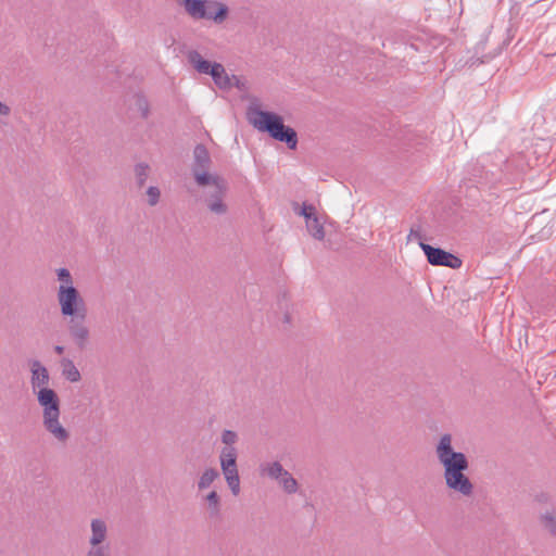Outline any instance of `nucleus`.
Returning a JSON list of instances; mask_svg holds the SVG:
<instances>
[{
    "mask_svg": "<svg viewBox=\"0 0 556 556\" xmlns=\"http://www.w3.org/2000/svg\"><path fill=\"white\" fill-rule=\"evenodd\" d=\"M206 16L203 20L213 21L215 24H223L229 14L228 7L219 1L207 0V5L205 7Z\"/></svg>",
    "mask_w": 556,
    "mask_h": 556,
    "instance_id": "nucleus-12",
    "label": "nucleus"
},
{
    "mask_svg": "<svg viewBox=\"0 0 556 556\" xmlns=\"http://www.w3.org/2000/svg\"><path fill=\"white\" fill-rule=\"evenodd\" d=\"M147 194H148V202L151 206H154L159 203L161 192L157 187H154V186L149 187L147 190Z\"/></svg>",
    "mask_w": 556,
    "mask_h": 556,
    "instance_id": "nucleus-27",
    "label": "nucleus"
},
{
    "mask_svg": "<svg viewBox=\"0 0 556 556\" xmlns=\"http://www.w3.org/2000/svg\"><path fill=\"white\" fill-rule=\"evenodd\" d=\"M222 442L225 444L224 447H235V444L238 442V434L232 430H224L222 432Z\"/></svg>",
    "mask_w": 556,
    "mask_h": 556,
    "instance_id": "nucleus-26",
    "label": "nucleus"
},
{
    "mask_svg": "<svg viewBox=\"0 0 556 556\" xmlns=\"http://www.w3.org/2000/svg\"><path fill=\"white\" fill-rule=\"evenodd\" d=\"M64 346L63 345H55L54 346V352L58 354V355H62L64 353Z\"/></svg>",
    "mask_w": 556,
    "mask_h": 556,
    "instance_id": "nucleus-32",
    "label": "nucleus"
},
{
    "mask_svg": "<svg viewBox=\"0 0 556 556\" xmlns=\"http://www.w3.org/2000/svg\"><path fill=\"white\" fill-rule=\"evenodd\" d=\"M149 170H150V167L146 163H139L135 166L136 180H137V185L140 188L146 184L148 176H149Z\"/></svg>",
    "mask_w": 556,
    "mask_h": 556,
    "instance_id": "nucleus-22",
    "label": "nucleus"
},
{
    "mask_svg": "<svg viewBox=\"0 0 556 556\" xmlns=\"http://www.w3.org/2000/svg\"><path fill=\"white\" fill-rule=\"evenodd\" d=\"M299 215L303 216L305 218V222L312 218L313 216H316V208L312 204L303 203L301 210L298 212Z\"/></svg>",
    "mask_w": 556,
    "mask_h": 556,
    "instance_id": "nucleus-28",
    "label": "nucleus"
},
{
    "mask_svg": "<svg viewBox=\"0 0 556 556\" xmlns=\"http://www.w3.org/2000/svg\"><path fill=\"white\" fill-rule=\"evenodd\" d=\"M419 247L424 251L428 263L433 266H445L452 269H457L463 264L462 260L458 256L441 248H434L425 242H419Z\"/></svg>",
    "mask_w": 556,
    "mask_h": 556,
    "instance_id": "nucleus-8",
    "label": "nucleus"
},
{
    "mask_svg": "<svg viewBox=\"0 0 556 556\" xmlns=\"http://www.w3.org/2000/svg\"><path fill=\"white\" fill-rule=\"evenodd\" d=\"M87 315H76L70 317L68 321V333L79 350L86 349L90 339V330L86 325Z\"/></svg>",
    "mask_w": 556,
    "mask_h": 556,
    "instance_id": "nucleus-9",
    "label": "nucleus"
},
{
    "mask_svg": "<svg viewBox=\"0 0 556 556\" xmlns=\"http://www.w3.org/2000/svg\"><path fill=\"white\" fill-rule=\"evenodd\" d=\"M279 484L288 494H293L298 491V481L287 470L286 473L278 480Z\"/></svg>",
    "mask_w": 556,
    "mask_h": 556,
    "instance_id": "nucleus-21",
    "label": "nucleus"
},
{
    "mask_svg": "<svg viewBox=\"0 0 556 556\" xmlns=\"http://www.w3.org/2000/svg\"><path fill=\"white\" fill-rule=\"evenodd\" d=\"M212 163L213 162L207 148L202 143L197 144L193 149L191 172L194 181L199 187H206L210 185V180L220 176L210 173Z\"/></svg>",
    "mask_w": 556,
    "mask_h": 556,
    "instance_id": "nucleus-5",
    "label": "nucleus"
},
{
    "mask_svg": "<svg viewBox=\"0 0 556 556\" xmlns=\"http://www.w3.org/2000/svg\"><path fill=\"white\" fill-rule=\"evenodd\" d=\"M62 376L70 382H78L81 379V375L74 362L70 358H63L61 361Z\"/></svg>",
    "mask_w": 556,
    "mask_h": 556,
    "instance_id": "nucleus-15",
    "label": "nucleus"
},
{
    "mask_svg": "<svg viewBox=\"0 0 556 556\" xmlns=\"http://www.w3.org/2000/svg\"><path fill=\"white\" fill-rule=\"evenodd\" d=\"M187 59L198 73L210 75L219 88L226 89L231 86L230 77L223 64L204 60L197 50L189 51Z\"/></svg>",
    "mask_w": 556,
    "mask_h": 556,
    "instance_id": "nucleus-4",
    "label": "nucleus"
},
{
    "mask_svg": "<svg viewBox=\"0 0 556 556\" xmlns=\"http://www.w3.org/2000/svg\"><path fill=\"white\" fill-rule=\"evenodd\" d=\"M211 190L206 191L203 195V202L207 210L217 216H223L228 213V205L225 198L228 191V184L222 176L210 180Z\"/></svg>",
    "mask_w": 556,
    "mask_h": 556,
    "instance_id": "nucleus-6",
    "label": "nucleus"
},
{
    "mask_svg": "<svg viewBox=\"0 0 556 556\" xmlns=\"http://www.w3.org/2000/svg\"><path fill=\"white\" fill-rule=\"evenodd\" d=\"M305 224L307 231L314 239L319 241L324 240L325 228L324 225L319 222L317 215L306 220Z\"/></svg>",
    "mask_w": 556,
    "mask_h": 556,
    "instance_id": "nucleus-17",
    "label": "nucleus"
},
{
    "mask_svg": "<svg viewBox=\"0 0 556 556\" xmlns=\"http://www.w3.org/2000/svg\"><path fill=\"white\" fill-rule=\"evenodd\" d=\"M30 369V387L33 393H37L41 389H50V375L46 366L38 359H30L28 362Z\"/></svg>",
    "mask_w": 556,
    "mask_h": 556,
    "instance_id": "nucleus-10",
    "label": "nucleus"
},
{
    "mask_svg": "<svg viewBox=\"0 0 556 556\" xmlns=\"http://www.w3.org/2000/svg\"><path fill=\"white\" fill-rule=\"evenodd\" d=\"M207 508L211 517H217L220 514V497L216 491H211L206 496Z\"/></svg>",
    "mask_w": 556,
    "mask_h": 556,
    "instance_id": "nucleus-19",
    "label": "nucleus"
},
{
    "mask_svg": "<svg viewBox=\"0 0 556 556\" xmlns=\"http://www.w3.org/2000/svg\"><path fill=\"white\" fill-rule=\"evenodd\" d=\"M56 299L62 316L75 317L76 315H87L86 302L74 286L58 289Z\"/></svg>",
    "mask_w": 556,
    "mask_h": 556,
    "instance_id": "nucleus-7",
    "label": "nucleus"
},
{
    "mask_svg": "<svg viewBox=\"0 0 556 556\" xmlns=\"http://www.w3.org/2000/svg\"><path fill=\"white\" fill-rule=\"evenodd\" d=\"M413 240H417L418 243L422 242L421 241L422 240V235H421V231H420L419 227H417V228L412 227L410 228V231H409V233L407 236V241H413Z\"/></svg>",
    "mask_w": 556,
    "mask_h": 556,
    "instance_id": "nucleus-30",
    "label": "nucleus"
},
{
    "mask_svg": "<svg viewBox=\"0 0 556 556\" xmlns=\"http://www.w3.org/2000/svg\"><path fill=\"white\" fill-rule=\"evenodd\" d=\"M11 112L10 108L0 101V115L7 116Z\"/></svg>",
    "mask_w": 556,
    "mask_h": 556,
    "instance_id": "nucleus-31",
    "label": "nucleus"
},
{
    "mask_svg": "<svg viewBox=\"0 0 556 556\" xmlns=\"http://www.w3.org/2000/svg\"><path fill=\"white\" fill-rule=\"evenodd\" d=\"M177 2L192 20H203L206 16L207 0H178Z\"/></svg>",
    "mask_w": 556,
    "mask_h": 556,
    "instance_id": "nucleus-13",
    "label": "nucleus"
},
{
    "mask_svg": "<svg viewBox=\"0 0 556 556\" xmlns=\"http://www.w3.org/2000/svg\"><path fill=\"white\" fill-rule=\"evenodd\" d=\"M541 521L545 530H547L552 535H556V517L554 513L546 511L541 516Z\"/></svg>",
    "mask_w": 556,
    "mask_h": 556,
    "instance_id": "nucleus-23",
    "label": "nucleus"
},
{
    "mask_svg": "<svg viewBox=\"0 0 556 556\" xmlns=\"http://www.w3.org/2000/svg\"><path fill=\"white\" fill-rule=\"evenodd\" d=\"M86 556H110V547H89Z\"/></svg>",
    "mask_w": 556,
    "mask_h": 556,
    "instance_id": "nucleus-29",
    "label": "nucleus"
},
{
    "mask_svg": "<svg viewBox=\"0 0 556 556\" xmlns=\"http://www.w3.org/2000/svg\"><path fill=\"white\" fill-rule=\"evenodd\" d=\"M42 407V426L60 443H65L70 432L60 422V399L53 389H41L35 393Z\"/></svg>",
    "mask_w": 556,
    "mask_h": 556,
    "instance_id": "nucleus-3",
    "label": "nucleus"
},
{
    "mask_svg": "<svg viewBox=\"0 0 556 556\" xmlns=\"http://www.w3.org/2000/svg\"><path fill=\"white\" fill-rule=\"evenodd\" d=\"M261 475L267 476L270 479L279 480L285 473L286 469L279 462L262 464L260 467Z\"/></svg>",
    "mask_w": 556,
    "mask_h": 556,
    "instance_id": "nucleus-16",
    "label": "nucleus"
},
{
    "mask_svg": "<svg viewBox=\"0 0 556 556\" xmlns=\"http://www.w3.org/2000/svg\"><path fill=\"white\" fill-rule=\"evenodd\" d=\"M479 59H477L476 61H472L471 62V66L475 65L476 63H478Z\"/></svg>",
    "mask_w": 556,
    "mask_h": 556,
    "instance_id": "nucleus-33",
    "label": "nucleus"
},
{
    "mask_svg": "<svg viewBox=\"0 0 556 556\" xmlns=\"http://www.w3.org/2000/svg\"><path fill=\"white\" fill-rule=\"evenodd\" d=\"M453 437L444 433L435 445V456L443 467V478L448 490L469 497L473 494V483L466 476L469 468L467 456L463 452H456L453 447Z\"/></svg>",
    "mask_w": 556,
    "mask_h": 556,
    "instance_id": "nucleus-1",
    "label": "nucleus"
},
{
    "mask_svg": "<svg viewBox=\"0 0 556 556\" xmlns=\"http://www.w3.org/2000/svg\"><path fill=\"white\" fill-rule=\"evenodd\" d=\"M238 452L236 447H223L219 454L220 466L237 465Z\"/></svg>",
    "mask_w": 556,
    "mask_h": 556,
    "instance_id": "nucleus-20",
    "label": "nucleus"
},
{
    "mask_svg": "<svg viewBox=\"0 0 556 556\" xmlns=\"http://www.w3.org/2000/svg\"><path fill=\"white\" fill-rule=\"evenodd\" d=\"M136 108L138 112L140 113L142 118H148L150 114V105L149 101L143 96H137L136 97Z\"/></svg>",
    "mask_w": 556,
    "mask_h": 556,
    "instance_id": "nucleus-25",
    "label": "nucleus"
},
{
    "mask_svg": "<svg viewBox=\"0 0 556 556\" xmlns=\"http://www.w3.org/2000/svg\"><path fill=\"white\" fill-rule=\"evenodd\" d=\"M219 477V472L215 468H207L203 471L198 480V489L204 490L212 485V483Z\"/></svg>",
    "mask_w": 556,
    "mask_h": 556,
    "instance_id": "nucleus-18",
    "label": "nucleus"
},
{
    "mask_svg": "<svg viewBox=\"0 0 556 556\" xmlns=\"http://www.w3.org/2000/svg\"><path fill=\"white\" fill-rule=\"evenodd\" d=\"M91 535L89 538V547H110L109 544H104L108 538V525L105 520L101 518H94L90 522Z\"/></svg>",
    "mask_w": 556,
    "mask_h": 556,
    "instance_id": "nucleus-11",
    "label": "nucleus"
},
{
    "mask_svg": "<svg viewBox=\"0 0 556 556\" xmlns=\"http://www.w3.org/2000/svg\"><path fill=\"white\" fill-rule=\"evenodd\" d=\"M58 280L61 282L58 289L67 288L68 286H74V280L72 274L67 268H59L56 269Z\"/></svg>",
    "mask_w": 556,
    "mask_h": 556,
    "instance_id": "nucleus-24",
    "label": "nucleus"
},
{
    "mask_svg": "<svg viewBox=\"0 0 556 556\" xmlns=\"http://www.w3.org/2000/svg\"><path fill=\"white\" fill-rule=\"evenodd\" d=\"M225 480L231 491L237 496L240 493V477L237 465L235 466H220Z\"/></svg>",
    "mask_w": 556,
    "mask_h": 556,
    "instance_id": "nucleus-14",
    "label": "nucleus"
},
{
    "mask_svg": "<svg viewBox=\"0 0 556 556\" xmlns=\"http://www.w3.org/2000/svg\"><path fill=\"white\" fill-rule=\"evenodd\" d=\"M247 118L258 131L267 132L273 139L285 142L291 150L296 149V131L292 127L285 125L283 118L280 115L263 111L258 105L251 104L248 108Z\"/></svg>",
    "mask_w": 556,
    "mask_h": 556,
    "instance_id": "nucleus-2",
    "label": "nucleus"
}]
</instances>
